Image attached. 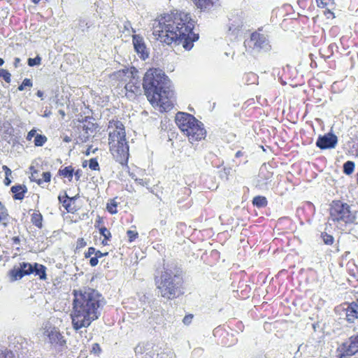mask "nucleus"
Masks as SVG:
<instances>
[{
    "label": "nucleus",
    "instance_id": "obj_1",
    "mask_svg": "<svg viewBox=\"0 0 358 358\" xmlns=\"http://www.w3.org/2000/svg\"><path fill=\"white\" fill-rule=\"evenodd\" d=\"M195 21L191 15L182 11L171 12L158 16L154 21L152 34L157 40L166 45L182 44L191 50L194 42L199 39V34L192 31Z\"/></svg>",
    "mask_w": 358,
    "mask_h": 358
},
{
    "label": "nucleus",
    "instance_id": "obj_2",
    "mask_svg": "<svg viewBox=\"0 0 358 358\" xmlns=\"http://www.w3.org/2000/svg\"><path fill=\"white\" fill-rule=\"evenodd\" d=\"M71 313L73 329L78 331L88 327L100 316L102 296L95 289L73 290Z\"/></svg>",
    "mask_w": 358,
    "mask_h": 358
},
{
    "label": "nucleus",
    "instance_id": "obj_3",
    "mask_svg": "<svg viewBox=\"0 0 358 358\" xmlns=\"http://www.w3.org/2000/svg\"><path fill=\"white\" fill-rule=\"evenodd\" d=\"M169 83L168 76L158 68L149 69L143 77L145 94L151 105L158 107L161 112L170 111L174 106V92Z\"/></svg>",
    "mask_w": 358,
    "mask_h": 358
},
{
    "label": "nucleus",
    "instance_id": "obj_4",
    "mask_svg": "<svg viewBox=\"0 0 358 358\" xmlns=\"http://www.w3.org/2000/svg\"><path fill=\"white\" fill-rule=\"evenodd\" d=\"M108 129L113 131L108 134L109 150L116 162L122 166H127L129 157V147L126 139L124 124L118 120H112L108 122Z\"/></svg>",
    "mask_w": 358,
    "mask_h": 358
},
{
    "label": "nucleus",
    "instance_id": "obj_5",
    "mask_svg": "<svg viewBox=\"0 0 358 358\" xmlns=\"http://www.w3.org/2000/svg\"><path fill=\"white\" fill-rule=\"evenodd\" d=\"M155 283L161 296L169 300L174 299L183 294L182 277L179 274L173 275L171 270L164 269L156 275Z\"/></svg>",
    "mask_w": 358,
    "mask_h": 358
},
{
    "label": "nucleus",
    "instance_id": "obj_6",
    "mask_svg": "<svg viewBox=\"0 0 358 358\" xmlns=\"http://www.w3.org/2000/svg\"><path fill=\"white\" fill-rule=\"evenodd\" d=\"M175 121L181 132L191 143L205 138L206 131L203 124L194 115L185 112H178Z\"/></svg>",
    "mask_w": 358,
    "mask_h": 358
},
{
    "label": "nucleus",
    "instance_id": "obj_7",
    "mask_svg": "<svg viewBox=\"0 0 358 358\" xmlns=\"http://www.w3.org/2000/svg\"><path fill=\"white\" fill-rule=\"evenodd\" d=\"M175 121L181 132L191 143L205 138L206 131L203 124L194 115L185 112H178Z\"/></svg>",
    "mask_w": 358,
    "mask_h": 358
},
{
    "label": "nucleus",
    "instance_id": "obj_8",
    "mask_svg": "<svg viewBox=\"0 0 358 358\" xmlns=\"http://www.w3.org/2000/svg\"><path fill=\"white\" fill-rule=\"evenodd\" d=\"M356 215L351 206L341 200H333L329 208V222L336 226L352 224Z\"/></svg>",
    "mask_w": 358,
    "mask_h": 358
},
{
    "label": "nucleus",
    "instance_id": "obj_9",
    "mask_svg": "<svg viewBox=\"0 0 358 358\" xmlns=\"http://www.w3.org/2000/svg\"><path fill=\"white\" fill-rule=\"evenodd\" d=\"M43 335L48 339L49 344L55 348H64L66 345V340L59 329L50 324L43 327Z\"/></svg>",
    "mask_w": 358,
    "mask_h": 358
},
{
    "label": "nucleus",
    "instance_id": "obj_10",
    "mask_svg": "<svg viewBox=\"0 0 358 358\" xmlns=\"http://www.w3.org/2000/svg\"><path fill=\"white\" fill-rule=\"evenodd\" d=\"M337 352L338 358H350L358 353V332L342 343Z\"/></svg>",
    "mask_w": 358,
    "mask_h": 358
},
{
    "label": "nucleus",
    "instance_id": "obj_11",
    "mask_svg": "<svg viewBox=\"0 0 358 358\" xmlns=\"http://www.w3.org/2000/svg\"><path fill=\"white\" fill-rule=\"evenodd\" d=\"M34 273V264L28 262H21L18 266H14L9 271V276L12 280H17L22 278L25 275H29Z\"/></svg>",
    "mask_w": 358,
    "mask_h": 358
},
{
    "label": "nucleus",
    "instance_id": "obj_12",
    "mask_svg": "<svg viewBox=\"0 0 358 358\" xmlns=\"http://www.w3.org/2000/svg\"><path fill=\"white\" fill-rule=\"evenodd\" d=\"M132 42L134 50L139 55V57L143 60L148 58L149 52L146 48L143 38L138 34H134L132 36Z\"/></svg>",
    "mask_w": 358,
    "mask_h": 358
},
{
    "label": "nucleus",
    "instance_id": "obj_13",
    "mask_svg": "<svg viewBox=\"0 0 358 358\" xmlns=\"http://www.w3.org/2000/svg\"><path fill=\"white\" fill-rule=\"evenodd\" d=\"M338 142L337 136L333 134L329 133L324 136H320L316 141V145L322 150L334 148Z\"/></svg>",
    "mask_w": 358,
    "mask_h": 358
},
{
    "label": "nucleus",
    "instance_id": "obj_14",
    "mask_svg": "<svg viewBox=\"0 0 358 358\" xmlns=\"http://www.w3.org/2000/svg\"><path fill=\"white\" fill-rule=\"evenodd\" d=\"M58 200L67 213H75L78 211V208L76 205V197H69L66 192L63 194H59Z\"/></svg>",
    "mask_w": 358,
    "mask_h": 358
},
{
    "label": "nucleus",
    "instance_id": "obj_15",
    "mask_svg": "<svg viewBox=\"0 0 358 358\" xmlns=\"http://www.w3.org/2000/svg\"><path fill=\"white\" fill-rule=\"evenodd\" d=\"M16 220L13 218L8 213L6 206L0 201V227L3 230L7 229Z\"/></svg>",
    "mask_w": 358,
    "mask_h": 358
},
{
    "label": "nucleus",
    "instance_id": "obj_16",
    "mask_svg": "<svg viewBox=\"0 0 358 358\" xmlns=\"http://www.w3.org/2000/svg\"><path fill=\"white\" fill-rule=\"evenodd\" d=\"M95 227L99 229L100 234L103 237V239L101 241V245L103 246L108 245L112 238V234L109 229L103 225L102 217H98L96 220Z\"/></svg>",
    "mask_w": 358,
    "mask_h": 358
},
{
    "label": "nucleus",
    "instance_id": "obj_17",
    "mask_svg": "<svg viewBox=\"0 0 358 358\" xmlns=\"http://www.w3.org/2000/svg\"><path fill=\"white\" fill-rule=\"evenodd\" d=\"M129 81L127 82L124 88L126 90V95L129 96L128 93L131 94H137L140 92L141 88H140V83L138 81L137 79L135 78V77L133 76V74H131L128 76Z\"/></svg>",
    "mask_w": 358,
    "mask_h": 358
},
{
    "label": "nucleus",
    "instance_id": "obj_18",
    "mask_svg": "<svg viewBox=\"0 0 358 358\" xmlns=\"http://www.w3.org/2000/svg\"><path fill=\"white\" fill-rule=\"evenodd\" d=\"M250 39L253 42L254 46L257 48L262 49L268 45L266 37L260 33H252L251 34Z\"/></svg>",
    "mask_w": 358,
    "mask_h": 358
},
{
    "label": "nucleus",
    "instance_id": "obj_19",
    "mask_svg": "<svg viewBox=\"0 0 358 358\" xmlns=\"http://www.w3.org/2000/svg\"><path fill=\"white\" fill-rule=\"evenodd\" d=\"M345 317L348 322L352 323L358 320V303H350L345 309Z\"/></svg>",
    "mask_w": 358,
    "mask_h": 358
},
{
    "label": "nucleus",
    "instance_id": "obj_20",
    "mask_svg": "<svg viewBox=\"0 0 358 358\" xmlns=\"http://www.w3.org/2000/svg\"><path fill=\"white\" fill-rule=\"evenodd\" d=\"M82 122L83 130L87 136L93 134L98 127L97 124L94 123V120L92 117H85Z\"/></svg>",
    "mask_w": 358,
    "mask_h": 358
},
{
    "label": "nucleus",
    "instance_id": "obj_21",
    "mask_svg": "<svg viewBox=\"0 0 358 358\" xmlns=\"http://www.w3.org/2000/svg\"><path fill=\"white\" fill-rule=\"evenodd\" d=\"M218 0H192L195 6L201 11L210 10Z\"/></svg>",
    "mask_w": 358,
    "mask_h": 358
},
{
    "label": "nucleus",
    "instance_id": "obj_22",
    "mask_svg": "<svg viewBox=\"0 0 358 358\" xmlns=\"http://www.w3.org/2000/svg\"><path fill=\"white\" fill-rule=\"evenodd\" d=\"M133 74L128 68L115 71L110 75V78L117 82L126 83L129 81L128 76Z\"/></svg>",
    "mask_w": 358,
    "mask_h": 358
},
{
    "label": "nucleus",
    "instance_id": "obj_23",
    "mask_svg": "<svg viewBox=\"0 0 358 358\" xmlns=\"http://www.w3.org/2000/svg\"><path fill=\"white\" fill-rule=\"evenodd\" d=\"M11 192L13 194V198L15 200H22L25 194L27 192V188L24 185H14L10 189Z\"/></svg>",
    "mask_w": 358,
    "mask_h": 358
},
{
    "label": "nucleus",
    "instance_id": "obj_24",
    "mask_svg": "<svg viewBox=\"0 0 358 358\" xmlns=\"http://www.w3.org/2000/svg\"><path fill=\"white\" fill-rule=\"evenodd\" d=\"M31 222L38 229L43 227V217L38 210H34L31 214Z\"/></svg>",
    "mask_w": 358,
    "mask_h": 358
},
{
    "label": "nucleus",
    "instance_id": "obj_25",
    "mask_svg": "<svg viewBox=\"0 0 358 358\" xmlns=\"http://www.w3.org/2000/svg\"><path fill=\"white\" fill-rule=\"evenodd\" d=\"M58 176L66 178L69 182H71L74 173V167L73 166H62L58 171Z\"/></svg>",
    "mask_w": 358,
    "mask_h": 358
},
{
    "label": "nucleus",
    "instance_id": "obj_26",
    "mask_svg": "<svg viewBox=\"0 0 358 358\" xmlns=\"http://www.w3.org/2000/svg\"><path fill=\"white\" fill-rule=\"evenodd\" d=\"M34 272L38 275L40 280H45L47 279L46 267L44 265L35 262Z\"/></svg>",
    "mask_w": 358,
    "mask_h": 358
},
{
    "label": "nucleus",
    "instance_id": "obj_27",
    "mask_svg": "<svg viewBox=\"0 0 358 358\" xmlns=\"http://www.w3.org/2000/svg\"><path fill=\"white\" fill-rule=\"evenodd\" d=\"M253 206L257 208L266 207L268 204L266 198L264 196H256L252 199Z\"/></svg>",
    "mask_w": 358,
    "mask_h": 358
},
{
    "label": "nucleus",
    "instance_id": "obj_28",
    "mask_svg": "<svg viewBox=\"0 0 358 358\" xmlns=\"http://www.w3.org/2000/svg\"><path fill=\"white\" fill-rule=\"evenodd\" d=\"M106 210L112 215H115L117 213V202L116 198L110 199L106 204Z\"/></svg>",
    "mask_w": 358,
    "mask_h": 358
},
{
    "label": "nucleus",
    "instance_id": "obj_29",
    "mask_svg": "<svg viewBox=\"0 0 358 358\" xmlns=\"http://www.w3.org/2000/svg\"><path fill=\"white\" fill-rule=\"evenodd\" d=\"M108 255V252H102L100 250H97L96 252V256L92 257L90 259V264L91 266L94 267L99 263V259L103 257H106Z\"/></svg>",
    "mask_w": 358,
    "mask_h": 358
},
{
    "label": "nucleus",
    "instance_id": "obj_30",
    "mask_svg": "<svg viewBox=\"0 0 358 358\" xmlns=\"http://www.w3.org/2000/svg\"><path fill=\"white\" fill-rule=\"evenodd\" d=\"M355 163L352 161H348L343 164V172L346 175H350L355 170Z\"/></svg>",
    "mask_w": 358,
    "mask_h": 358
},
{
    "label": "nucleus",
    "instance_id": "obj_31",
    "mask_svg": "<svg viewBox=\"0 0 358 358\" xmlns=\"http://www.w3.org/2000/svg\"><path fill=\"white\" fill-rule=\"evenodd\" d=\"M47 140L45 135L37 134L34 138V145L37 147L43 146L47 142Z\"/></svg>",
    "mask_w": 358,
    "mask_h": 358
},
{
    "label": "nucleus",
    "instance_id": "obj_32",
    "mask_svg": "<svg viewBox=\"0 0 358 358\" xmlns=\"http://www.w3.org/2000/svg\"><path fill=\"white\" fill-rule=\"evenodd\" d=\"M321 237L326 245H331L334 243V238L332 235L329 234L326 232H322Z\"/></svg>",
    "mask_w": 358,
    "mask_h": 358
},
{
    "label": "nucleus",
    "instance_id": "obj_33",
    "mask_svg": "<svg viewBox=\"0 0 358 358\" xmlns=\"http://www.w3.org/2000/svg\"><path fill=\"white\" fill-rule=\"evenodd\" d=\"M127 236L128 237V241L131 243L138 238V233L136 229H129L127 231Z\"/></svg>",
    "mask_w": 358,
    "mask_h": 358
},
{
    "label": "nucleus",
    "instance_id": "obj_34",
    "mask_svg": "<svg viewBox=\"0 0 358 358\" xmlns=\"http://www.w3.org/2000/svg\"><path fill=\"white\" fill-rule=\"evenodd\" d=\"M51 173L49 171H47V172H43V174H42V178H39L38 180H37V184L38 185H41L43 184L44 182H50V180H51Z\"/></svg>",
    "mask_w": 358,
    "mask_h": 358
},
{
    "label": "nucleus",
    "instance_id": "obj_35",
    "mask_svg": "<svg viewBox=\"0 0 358 358\" xmlns=\"http://www.w3.org/2000/svg\"><path fill=\"white\" fill-rule=\"evenodd\" d=\"M0 78H3L7 83L11 81V74L6 69H0Z\"/></svg>",
    "mask_w": 358,
    "mask_h": 358
},
{
    "label": "nucleus",
    "instance_id": "obj_36",
    "mask_svg": "<svg viewBox=\"0 0 358 358\" xmlns=\"http://www.w3.org/2000/svg\"><path fill=\"white\" fill-rule=\"evenodd\" d=\"M89 168L93 171L100 170V166L96 158H92L89 160Z\"/></svg>",
    "mask_w": 358,
    "mask_h": 358
},
{
    "label": "nucleus",
    "instance_id": "obj_37",
    "mask_svg": "<svg viewBox=\"0 0 358 358\" xmlns=\"http://www.w3.org/2000/svg\"><path fill=\"white\" fill-rule=\"evenodd\" d=\"M32 85H33L32 81L30 79L25 78L22 81V84L20 85H19L18 90L22 91L25 89L26 87H32Z\"/></svg>",
    "mask_w": 358,
    "mask_h": 358
},
{
    "label": "nucleus",
    "instance_id": "obj_38",
    "mask_svg": "<svg viewBox=\"0 0 358 358\" xmlns=\"http://www.w3.org/2000/svg\"><path fill=\"white\" fill-rule=\"evenodd\" d=\"M0 358H13V353L8 349H4L0 351Z\"/></svg>",
    "mask_w": 358,
    "mask_h": 358
},
{
    "label": "nucleus",
    "instance_id": "obj_39",
    "mask_svg": "<svg viewBox=\"0 0 358 358\" xmlns=\"http://www.w3.org/2000/svg\"><path fill=\"white\" fill-rule=\"evenodd\" d=\"M41 58L39 56H36L35 58H29L28 59V65L29 66H34L36 65L41 64Z\"/></svg>",
    "mask_w": 358,
    "mask_h": 358
},
{
    "label": "nucleus",
    "instance_id": "obj_40",
    "mask_svg": "<svg viewBox=\"0 0 358 358\" xmlns=\"http://www.w3.org/2000/svg\"><path fill=\"white\" fill-rule=\"evenodd\" d=\"M87 245V242L83 238H78L76 241V250H80Z\"/></svg>",
    "mask_w": 358,
    "mask_h": 358
},
{
    "label": "nucleus",
    "instance_id": "obj_41",
    "mask_svg": "<svg viewBox=\"0 0 358 358\" xmlns=\"http://www.w3.org/2000/svg\"><path fill=\"white\" fill-rule=\"evenodd\" d=\"M31 169V176L29 177L30 180L33 182L37 183V180L39 179L38 178V171L35 169L33 166L30 168Z\"/></svg>",
    "mask_w": 358,
    "mask_h": 358
},
{
    "label": "nucleus",
    "instance_id": "obj_42",
    "mask_svg": "<svg viewBox=\"0 0 358 358\" xmlns=\"http://www.w3.org/2000/svg\"><path fill=\"white\" fill-rule=\"evenodd\" d=\"M96 250L94 247H90L88 248L87 250L84 253V257L86 259H88L91 257L92 255H94L96 256Z\"/></svg>",
    "mask_w": 358,
    "mask_h": 358
},
{
    "label": "nucleus",
    "instance_id": "obj_43",
    "mask_svg": "<svg viewBox=\"0 0 358 358\" xmlns=\"http://www.w3.org/2000/svg\"><path fill=\"white\" fill-rule=\"evenodd\" d=\"M193 317L194 315L192 314L186 315L182 320V322L185 325H189L192 322Z\"/></svg>",
    "mask_w": 358,
    "mask_h": 358
},
{
    "label": "nucleus",
    "instance_id": "obj_44",
    "mask_svg": "<svg viewBox=\"0 0 358 358\" xmlns=\"http://www.w3.org/2000/svg\"><path fill=\"white\" fill-rule=\"evenodd\" d=\"M92 352L94 354H99L101 352V348L99 343H96L92 345Z\"/></svg>",
    "mask_w": 358,
    "mask_h": 358
},
{
    "label": "nucleus",
    "instance_id": "obj_45",
    "mask_svg": "<svg viewBox=\"0 0 358 358\" xmlns=\"http://www.w3.org/2000/svg\"><path fill=\"white\" fill-rule=\"evenodd\" d=\"M36 131L35 129H31V131H29L27 134V141H31V138L34 136H36Z\"/></svg>",
    "mask_w": 358,
    "mask_h": 358
},
{
    "label": "nucleus",
    "instance_id": "obj_46",
    "mask_svg": "<svg viewBox=\"0 0 358 358\" xmlns=\"http://www.w3.org/2000/svg\"><path fill=\"white\" fill-rule=\"evenodd\" d=\"M73 176H75L76 180L79 181L82 176V171L80 169L74 170Z\"/></svg>",
    "mask_w": 358,
    "mask_h": 358
},
{
    "label": "nucleus",
    "instance_id": "obj_47",
    "mask_svg": "<svg viewBox=\"0 0 358 358\" xmlns=\"http://www.w3.org/2000/svg\"><path fill=\"white\" fill-rule=\"evenodd\" d=\"M317 7L324 8L327 6V3L324 0H315Z\"/></svg>",
    "mask_w": 358,
    "mask_h": 358
},
{
    "label": "nucleus",
    "instance_id": "obj_48",
    "mask_svg": "<svg viewBox=\"0 0 358 358\" xmlns=\"http://www.w3.org/2000/svg\"><path fill=\"white\" fill-rule=\"evenodd\" d=\"M2 169L4 171L6 176H11L12 171H11V170L7 166L3 165L2 166Z\"/></svg>",
    "mask_w": 358,
    "mask_h": 358
},
{
    "label": "nucleus",
    "instance_id": "obj_49",
    "mask_svg": "<svg viewBox=\"0 0 358 358\" xmlns=\"http://www.w3.org/2000/svg\"><path fill=\"white\" fill-rule=\"evenodd\" d=\"M135 181L136 182L137 184H138L140 185H142V186H145V185H148V181L145 180L143 179L136 178V179H135Z\"/></svg>",
    "mask_w": 358,
    "mask_h": 358
},
{
    "label": "nucleus",
    "instance_id": "obj_50",
    "mask_svg": "<svg viewBox=\"0 0 358 358\" xmlns=\"http://www.w3.org/2000/svg\"><path fill=\"white\" fill-rule=\"evenodd\" d=\"M11 241L13 245H19L20 243V238L19 236H13L11 238Z\"/></svg>",
    "mask_w": 358,
    "mask_h": 358
},
{
    "label": "nucleus",
    "instance_id": "obj_51",
    "mask_svg": "<svg viewBox=\"0 0 358 358\" xmlns=\"http://www.w3.org/2000/svg\"><path fill=\"white\" fill-rule=\"evenodd\" d=\"M126 189H127L128 192H134V191H135V190H134V188L133 187V186H132L131 185H129V186L128 185H127V186H126Z\"/></svg>",
    "mask_w": 358,
    "mask_h": 358
},
{
    "label": "nucleus",
    "instance_id": "obj_52",
    "mask_svg": "<svg viewBox=\"0 0 358 358\" xmlns=\"http://www.w3.org/2000/svg\"><path fill=\"white\" fill-rule=\"evenodd\" d=\"M4 183L6 185H9L10 183V180L9 179V176H6V178L4 180Z\"/></svg>",
    "mask_w": 358,
    "mask_h": 358
},
{
    "label": "nucleus",
    "instance_id": "obj_53",
    "mask_svg": "<svg viewBox=\"0 0 358 358\" xmlns=\"http://www.w3.org/2000/svg\"><path fill=\"white\" fill-rule=\"evenodd\" d=\"M243 155V152L242 151H241V150L237 151L236 155H235L236 157H241Z\"/></svg>",
    "mask_w": 358,
    "mask_h": 358
},
{
    "label": "nucleus",
    "instance_id": "obj_54",
    "mask_svg": "<svg viewBox=\"0 0 358 358\" xmlns=\"http://www.w3.org/2000/svg\"><path fill=\"white\" fill-rule=\"evenodd\" d=\"M36 94H37V96H39V97H42V96H43V92H41V91L38 90V91L37 92Z\"/></svg>",
    "mask_w": 358,
    "mask_h": 358
},
{
    "label": "nucleus",
    "instance_id": "obj_55",
    "mask_svg": "<svg viewBox=\"0 0 358 358\" xmlns=\"http://www.w3.org/2000/svg\"><path fill=\"white\" fill-rule=\"evenodd\" d=\"M4 63V60L2 58H0V66H2Z\"/></svg>",
    "mask_w": 358,
    "mask_h": 358
},
{
    "label": "nucleus",
    "instance_id": "obj_56",
    "mask_svg": "<svg viewBox=\"0 0 358 358\" xmlns=\"http://www.w3.org/2000/svg\"><path fill=\"white\" fill-rule=\"evenodd\" d=\"M87 161H86V160H85V161H84V162H83V167H86V166H87Z\"/></svg>",
    "mask_w": 358,
    "mask_h": 358
},
{
    "label": "nucleus",
    "instance_id": "obj_57",
    "mask_svg": "<svg viewBox=\"0 0 358 358\" xmlns=\"http://www.w3.org/2000/svg\"><path fill=\"white\" fill-rule=\"evenodd\" d=\"M41 0H32V1L35 3V4H37L40 2Z\"/></svg>",
    "mask_w": 358,
    "mask_h": 358
},
{
    "label": "nucleus",
    "instance_id": "obj_58",
    "mask_svg": "<svg viewBox=\"0 0 358 358\" xmlns=\"http://www.w3.org/2000/svg\"><path fill=\"white\" fill-rule=\"evenodd\" d=\"M355 303H358V292L356 293V301Z\"/></svg>",
    "mask_w": 358,
    "mask_h": 358
},
{
    "label": "nucleus",
    "instance_id": "obj_59",
    "mask_svg": "<svg viewBox=\"0 0 358 358\" xmlns=\"http://www.w3.org/2000/svg\"><path fill=\"white\" fill-rule=\"evenodd\" d=\"M89 154H90V151H89V150H87V152H86V153H85V155H88Z\"/></svg>",
    "mask_w": 358,
    "mask_h": 358
},
{
    "label": "nucleus",
    "instance_id": "obj_60",
    "mask_svg": "<svg viewBox=\"0 0 358 358\" xmlns=\"http://www.w3.org/2000/svg\"><path fill=\"white\" fill-rule=\"evenodd\" d=\"M65 141L68 142L69 140L68 138H65Z\"/></svg>",
    "mask_w": 358,
    "mask_h": 358
}]
</instances>
